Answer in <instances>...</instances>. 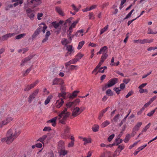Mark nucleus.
I'll use <instances>...</instances> for the list:
<instances>
[{"label": "nucleus", "instance_id": "obj_50", "mask_svg": "<svg viewBox=\"0 0 157 157\" xmlns=\"http://www.w3.org/2000/svg\"><path fill=\"white\" fill-rule=\"evenodd\" d=\"M78 20L74 21L72 24L71 25L70 27H71L72 28H74L76 25V24L78 22Z\"/></svg>", "mask_w": 157, "mask_h": 157}, {"label": "nucleus", "instance_id": "obj_33", "mask_svg": "<svg viewBox=\"0 0 157 157\" xmlns=\"http://www.w3.org/2000/svg\"><path fill=\"white\" fill-rule=\"evenodd\" d=\"M130 138V134H127L126 135V136L124 140L125 143H127L129 140Z\"/></svg>", "mask_w": 157, "mask_h": 157}, {"label": "nucleus", "instance_id": "obj_43", "mask_svg": "<svg viewBox=\"0 0 157 157\" xmlns=\"http://www.w3.org/2000/svg\"><path fill=\"white\" fill-rule=\"evenodd\" d=\"M51 99V97L50 96H48L44 101L45 105H47V104H48L49 102L50 101Z\"/></svg>", "mask_w": 157, "mask_h": 157}, {"label": "nucleus", "instance_id": "obj_47", "mask_svg": "<svg viewBox=\"0 0 157 157\" xmlns=\"http://www.w3.org/2000/svg\"><path fill=\"white\" fill-rule=\"evenodd\" d=\"M71 6L72 7L73 10L76 12H77L79 10V8L78 7L77 8L74 4H72Z\"/></svg>", "mask_w": 157, "mask_h": 157}, {"label": "nucleus", "instance_id": "obj_2", "mask_svg": "<svg viewBox=\"0 0 157 157\" xmlns=\"http://www.w3.org/2000/svg\"><path fill=\"white\" fill-rule=\"evenodd\" d=\"M70 113L68 112L66 108H64L61 113H59L58 117L59 122L61 124H64L67 118L69 116Z\"/></svg>", "mask_w": 157, "mask_h": 157}, {"label": "nucleus", "instance_id": "obj_45", "mask_svg": "<svg viewBox=\"0 0 157 157\" xmlns=\"http://www.w3.org/2000/svg\"><path fill=\"white\" fill-rule=\"evenodd\" d=\"M151 123H149L142 130V132H145L149 128Z\"/></svg>", "mask_w": 157, "mask_h": 157}, {"label": "nucleus", "instance_id": "obj_62", "mask_svg": "<svg viewBox=\"0 0 157 157\" xmlns=\"http://www.w3.org/2000/svg\"><path fill=\"white\" fill-rule=\"evenodd\" d=\"M89 16L90 17H89L90 19H94V15L93 13H90L89 14Z\"/></svg>", "mask_w": 157, "mask_h": 157}, {"label": "nucleus", "instance_id": "obj_10", "mask_svg": "<svg viewBox=\"0 0 157 157\" xmlns=\"http://www.w3.org/2000/svg\"><path fill=\"white\" fill-rule=\"evenodd\" d=\"M16 35V33H15L6 34L2 36L1 40L2 41H5L7 40L8 38L11 37Z\"/></svg>", "mask_w": 157, "mask_h": 157}, {"label": "nucleus", "instance_id": "obj_27", "mask_svg": "<svg viewBox=\"0 0 157 157\" xmlns=\"http://www.w3.org/2000/svg\"><path fill=\"white\" fill-rule=\"evenodd\" d=\"M1 140L2 142H6V143L8 144H10L11 143V142H10L9 141H8L7 135H6V137L1 138Z\"/></svg>", "mask_w": 157, "mask_h": 157}, {"label": "nucleus", "instance_id": "obj_39", "mask_svg": "<svg viewBox=\"0 0 157 157\" xmlns=\"http://www.w3.org/2000/svg\"><path fill=\"white\" fill-rule=\"evenodd\" d=\"M26 35L25 33H22L17 36L15 37L16 39H20Z\"/></svg>", "mask_w": 157, "mask_h": 157}, {"label": "nucleus", "instance_id": "obj_26", "mask_svg": "<svg viewBox=\"0 0 157 157\" xmlns=\"http://www.w3.org/2000/svg\"><path fill=\"white\" fill-rule=\"evenodd\" d=\"M36 97L34 96L32 93L29 96L28 101L29 103H30L32 102L33 100Z\"/></svg>", "mask_w": 157, "mask_h": 157}, {"label": "nucleus", "instance_id": "obj_20", "mask_svg": "<svg viewBox=\"0 0 157 157\" xmlns=\"http://www.w3.org/2000/svg\"><path fill=\"white\" fill-rule=\"evenodd\" d=\"M64 147L63 146L62 149L60 150L59 153L60 155H62L63 156H64L66 155L67 154V151L64 149Z\"/></svg>", "mask_w": 157, "mask_h": 157}, {"label": "nucleus", "instance_id": "obj_51", "mask_svg": "<svg viewBox=\"0 0 157 157\" xmlns=\"http://www.w3.org/2000/svg\"><path fill=\"white\" fill-rule=\"evenodd\" d=\"M139 92L140 93L142 94L143 93L148 92L147 90L146 89H143L142 88H139Z\"/></svg>", "mask_w": 157, "mask_h": 157}, {"label": "nucleus", "instance_id": "obj_53", "mask_svg": "<svg viewBox=\"0 0 157 157\" xmlns=\"http://www.w3.org/2000/svg\"><path fill=\"white\" fill-rule=\"evenodd\" d=\"M120 153L118 152V150L116 149V151L114 152L113 154V156L114 157H115L119 155Z\"/></svg>", "mask_w": 157, "mask_h": 157}, {"label": "nucleus", "instance_id": "obj_9", "mask_svg": "<svg viewBox=\"0 0 157 157\" xmlns=\"http://www.w3.org/2000/svg\"><path fill=\"white\" fill-rule=\"evenodd\" d=\"M80 113V108L78 107H76L73 109L72 115L74 117H76L79 115Z\"/></svg>", "mask_w": 157, "mask_h": 157}, {"label": "nucleus", "instance_id": "obj_52", "mask_svg": "<svg viewBox=\"0 0 157 157\" xmlns=\"http://www.w3.org/2000/svg\"><path fill=\"white\" fill-rule=\"evenodd\" d=\"M134 94V92L132 90H131L129 92H128V93L125 96V98H128L130 96Z\"/></svg>", "mask_w": 157, "mask_h": 157}, {"label": "nucleus", "instance_id": "obj_11", "mask_svg": "<svg viewBox=\"0 0 157 157\" xmlns=\"http://www.w3.org/2000/svg\"><path fill=\"white\" fill-rule=\"evenodd\" d=\"M108 48L106 46H104L101 48L100 50L97 53V55L100 54L101 53L102 54H107Z\"/></svg>", "mask_w": 157, "mask_h": 157}, {"label": "nucleus", "instance_id": "obj_63", "mask_svg": "<svg viewBox=\"0 0 157 157\" xmlns=\"http://www.w3.org/2000/svg\"><path fill=\"white\" fill-rule=\"evenodd\" d=\"M74 142L73 141H71L70 143H68V147H72L74 146Z\"/></svg>", "mask_w": 157, "mask_h": 157}, {"label": "nucleus", "instance_id": "obj_22", "mask_svg": "<svg viewBox=\"0 0 157 157\" xmlns=\"http://www.w3.org/2000/svg\"><path fill=\"white\" fill-rule=\"evenodd\" d=\"M79 91H78L75 90L74 91L72 94H71L69 98L73 99L75 98L77 96V94L79 93Z\"/></svg>", "mask_w": 157, "mask_h": 157}, {"label": "nucleus", "instance_id": "obj_42", "mask_svg": "<svg viewBox=\"0 0 157 157\" xmlns=\"http://www.w3.org/2000/svg\"><path fill=\"white\" fill-rule=\"evenodd\" d=\"M35 2L36 3L34 5V7L40 5L42 2L41 0H36Z\"/></svg>", "mask_w": 157, "mask_h": 157}, {"label": "nucleus", "instance_id": "obj_14", "mask_svg": "<svg viewBox=\"0 0 157 157\" xmlns=\"http://www.w3.org/2000/svg\"><path fill=\"white\" fill-rule=\"evenodd\" d=\"M32 58V56H29L25 58L22 60L21 65V66H24L25 63L30 61Z\"/></svg>", "mask_w": 157, "mask_h": 157}, {"label": "nucleus", "instance_id": "obj_61", "mask_svg": "<svg viewBox=\"0 0 157 157\" xmlns=\"http://www.w3.org/2000/svg\"><path fill=\"white\" fill-rule=\"evenodd\" d=\"M73 31V28H72L71 27H69L68 30L67 31V32L68 33V35L69 36H70L71 35V33Z\"/></svg>", "mask_w": 157, "mask_h": 157}, {"label": "nucleus", "instance_id": "obj_54", "mask_svg": "<svg viewBox=\"0 0 157 157\" xmlns=\"http://www.w3.org/2000/svg\"><path fill=\"white\" fill-rule=\"evenodd\" d=\"M155 110L156 109H155L154 110L151 111L150 113H148L147 115L149 117H151L153 116Z\"/></svg>", "mask_w": 157, "mask_h": 157}, {"label": "nucleus", "instance_id": "obj_17", "mask_svg": "<svg viewBox=\"0 0 157 157\" xmlns=\"http://www.w3.org/2000/svg\"><path fill=\"white\" fill-rule=\"evenodd\" d=\"M58 117H55L52 119L48 121H47V123H52V125L53 126H55L56 125V121L57 120Z\"/></svg>", "mask_w": 157, "mask_h": 157}, {"label": "nucleus", "instance_id": "obj_30", "mask_svg": "<svg viewBox=\"0 0 157 157\" xmlns=\"http://www.w3.org/2000/svg\"><path fill=\"white\" fill-rule=\"evenodd\" d=\"M108 57V55L107 54H102L101 58L100 60L104 62Z\"/></svg>", "mask_w": 157, "mask_h": 157}, {"label": "nucleus", "instance_id": "obj_3", "mask_svg": "<svg viewBox=\"0 0 157 157\" xmlns=\"http://www.w3.org/2000/svg\"><path fill=\"white\" fill-rule=\"evenodd\" d=\"M13 118L10 115H8L6 118L0 122V128H2L5 126L7 125L13 121Z\"/></svg>", "mask_w": 157, "mask_h": 157}, {"label": "nucleus", "instance_id": "obj_58", "mask_svg": "<svg viewBox=\"0 0 157 157\" xmlns=\"http://www.w3.org/2000/svg\"><path fill=\"white\" fill-rule=\"evenodd\" d=\"M118 141H115L114 142L115 144V145L116 146L120 144H121L122 143V142L123 141V140L122 139H120V140H119Z\"/></svg>", "mask_w": 157, "mask_h": 157}, {"label": "nucleus", "instance_id": "obj_18", "mask_svg": "<svg viewBox=\"0 0 157 157\" xmlns=\"http://www.w3.org/2000/svg\"><path fill=\"white\" fill-rule=\"evenodd\" d=\"M56 11L60 15L63 16L64 14L63 12L62 11L61 8L58 6H56L55 7Z\"/></svg>", "mask_w": 157, "mask_h": 157}, {"label": "nucleus", "instance_id": "obj_35", "mask_svg": "<svg viewBox=\"0 0 157 157\" xmlns=\"http://www.w3.org/2000/svg\"><path fill=\"white\" fill-rule=\"evenodd\" d=\"M73 19V18L71 17L67 19L65 21L64 23V25L66 26H67V24L68 23L69 25L71 22V20Z\"/></svg>", "mask_w": 157, "mask_h": 157}, {"label": "nucleus", "instance_id": "obj_36", "mask_svg": "<svg viewBox=\"0 0 157 157\" xmlns=\"http://www.w3.org/2000/svg\"><path fill=\"white\" fill-rule=\"evenodd\" d=\"M84 56V55L81 53L79 52L75 56V57L77 58V59H78V60H79L81 58H82Z\"/></svg>", "mask_w": 157, "mask_h": 157}, {"label": "nucleus", "instance_id": "obj_34", "mask_svg": "<svg viewBox=\"0 0 157 157\" xmlns=\"http://www.w3.org/2000/svg\"><path fill=\"white\" fill-rule=\"evenodd\" d=\"M109 122L108 121L106 120L101 124V127L102 128H104L109 125Z\"/></svg>", "mask_w": 157, "mask_h": 157}, {"label": "nucleus", "instance_id": "obj_44", "mask_svg": "<svg viewBox=\"0 0 157 157\" xmlns=\"http://www.w3.org/2000/svg\"><path fill=\"white\" fill-rule=\"evenodd\" d=\"M66 106L67 108H66L67 109L68 108H70L72 106H74V105L72 102H70L67 103L66 104Z\"/></svg>", "mask_w": 157, "mask_h": 157}, {"label": "nucleus", "instance_id": "obj_38", "mask_svg": "<svg viewBox=\"0 0 157 157\" xmlns=\"http://www.w3.org/2000/svg\"><path fill=\"white\" fill-rule=\"evenodd\" d=\"M124 148V145H119L117 149L118 150V152L120 153L121 151L123 150Z\"/></svg>", "mask_w": 157, "mask_h": 157}, {"label": "nucleus", "instance_id": "obj_32", "mask_svg": "<svg viewBox=\"0 0 157 157\" xmlns=\"http://www.w3.org/2000/svg\"><path fill=\"white\" fill-rule=\"evenodd\" d=\"M108 25H107L104 27L103 29H101L100 31V34L101 35L104 33L108 29Z\"/></svg>", "mask_w": 157, "mask_h": 157}, {"label": "nucleus", "instance_id": "obj_28", "mask_svg": "<svg viewBox=\"0 0 157 157\" xmlns=\"http://www.w3.org/2000/svg\"><path fill=\"white\" fill-rule=\"evenodd\" d=\"M66 93L65 92L63 91L59 94L58 96L59 98L62 97L63 99H65L66 98Z\"/></svg>", "mask_w": 157, "mask_h": 157}, {"label": "nucleus", "instance_id": "obj_40", "mask_svg": "<svg viewBox=\"0 0 157 157\" xmlns=\"http://www.w3.org/2000/svg\"><path fill=\"white\" fill-rule=\"evenodd\" d=\"M84 43L85 42L84 41H82L80 42L79 43L78 46V49L79 50L81 49L84 44Z\"/></svg>", "mask_w": 157, "mask_h": 157}, {"label": "nucleus", "instance_id": "obj_21", "mask_svg": "<svg viewBox=\"0 0 157 157\" xmlns=\"http://www.w3.org/2000/svg\"><path fill=\"white\" fill-rule=\"evenodd\" d=\"M107 68V67L106 66H104L99 68V69L98 71L95 73V75H97L98 73H103L104 72V70Z\"/></svg>", "mask_w": 157, "mask_h": 157}, {"label": "nucleus", "instance_id": "obj_25", "mask_svg": "<svg viewBox=\"0 0 157 157\" xmlns=\"http://www.w3.org/2000/svg\"><path fill=\"white\" fill-rule=\"evenodd\" d=\"M36 97L34 96L32 93L29 96L28 101L29 103H30L32 102L33 100Z\"/></svg>", "mask_w": 157, "mask_h": 157}, {"label": "nucleus", "instance_id": "obj_37", "mask_svg": "<svg viewBox=\"0 0 157 157\" xmlns=\"http://www.w3.org/2000/svg\"><path fill=\"white\" fill-rule=\"evenodd\" d=\"M106 94L109 96H111L113 94V93L110 89H108L106 91Z\"/></svg>", "mask_w": 157, "mask_h": 157}, {"label": "nucleus", "instance_id": "obj_15", "mask_svg": "<svg viewBox=\"0 0 157 157\" xmlns=\"http://www.w3.org/2000/svg\"><path fill=\"white\" fill-rule=\"evenodd\" d=\"M41 31V27L39 26L35 31L34 33L32 35V38L33 39L35 38L36 36L39 34Z\"/></svg>", "mask_w": 157, "mask_h": 157}, {"label": "nucleus", "instance_id": "obj_60", "mask_svg": "<svg viewBox=\"0 0 157 157\" xmlns=\"http://www.w3.org/2000/svg\"><path fill=\"white\" fill-rule=\"evenodd\" d=\"M119 116V114H118L114 117L113 118V120L115 122H117V121L118 119Z\"/></svg>", "mask_w": 157, "mask_h": 157}, {"label": "nucleus", "instance_id": "obj_31", "mask_svg": "<svg viewBox=\"0 0 157 157\" xmlns=\"http://www.w3.org/2000/svg\"><path fill=\"white\" fill-rule=\"evenodd\" d=\"M99 126L98 125H94L92 127V129L94 132H96L98 131Z\"/></svg>", "mask_w": 157, "mask_h": 157}, {"label": "nucleus", "instance_id": "obj_46", "mask_svg": "<svg viewBox=\"0 0 157 157\" xmlns=\"http://www.w3.org/2000/svg\"><path fill=\"white\" fill-rule=\"evenodd\" d=\"M58 85V78H55L53 80L52 85Z\"/></svg>", "mask_w": 157, "mask_h": 157}, {"label": "nucleus", "instance_id": "obj_13", "mask_svg": "<svg viewBox=\"0 0 157 157\" xmlns=\"http://www.w3.org/2000/svg\"><path fill=\"white\" fill-rule=\"evenodd\" d=\"M66 50L68 51V52H69V54L71 55L72 53L74 52V49L73 48V46L71 45H68L66 46Z\"/></svg>", "mask_w": 157, "mask_h": 157}, {"label": "nucleus", "instance_id": "obj_49", "mask_svg": "<svg viewBox=\"0 0 157 157\" xmlns=\"http://www.w3.org/2000/svg\"><path fill=\"white\" fill-rule=\"evenodd\" d=\"M70 128L68 126H66L64 129V131L68 133L70 132Z\"/></svg>", "mask_w": 157, "mask_h": 157}, {"label": "nucleus", "instance_id": "obj_7", "mask_svg": "<svg viewBox=\"0 0 157 157\" xmlns=\"http://www.w3.org/2000/svg\"><path fill=\"white\" fill-rule=\"evenodd\" d=\"M117 78H113L110 79L107 82V84L108 86L111 87L117 83L118 81Z\"/></svg>", "mask_w": 157, "mask_h": 157}, {"label": "nucleus", "instance_id": "obj_57", "mask_svg": "<svg viewBox=\"0 0 157 157\" xmlns=\"http://www.w3.org/2000/svg\"><path fill=\"white\" fill-rule=\"evenodd\" d=\"M51 130V128L49 127H45L43 129L44 131H49Z\"/></svg>", "mask_w": 157, "mask_h": 157}, {"label": "nucleus", "instance_id": "obj_6", "mask_svg": "<svg viewBox=\"0 0 157 157\" xmlns=\"http://www.w3.org/2000/svg\"><path fill=\"white\" fill-rule=\"evenodd\" d=\"M39 82V81L37 80L30 85H27L25 86V88L24 89V91H29L31 89L34 88V86L38 83Z\"/></svg>", "mask_w": 157, "mask_h": 157}, {"label": "nucleus", "instance_id": "obj_64", "mask_svg": "<svg viewBox=\"0 0 157 157\" xmlns=\"http://www.w3.org/2000/svg\"><path fill=\"white\" fill-rule=\"evenodd\" d=\"M77 66L71 65L70 66V69L71 70H76L77 68Z\"/></svg>", "mask_w": 157, "mask_h": 157}, {"label": "nucleus", "instance_id": "obj_24", "mask_svg": "<svg viewBox=\"0 0 157 157\" xmlns=\"http://www.w3.org/2000/svg\"><path fill=\"white\" fill-rule=\"evenodd\" d=\"M33 66V65H31V66L29 68L27 69L25 71L23 72L22 74L23 76L26 75L29 73L30 71L32 70Z\"/></svg>", "mask_w": 157, "mask_h": 157}, {"label": "nucleus", "instance_id": "obj_23", "mask_svg": "<svg viewBox=\"0 0 157 157\" xmlns=\"http://www.w3.org/2000/svg\"><path fill=\"white\" fill-rule=\"evenodd\" d=\"M71 41H69L67 39L64 38L63 40L61 41V43L62 45H64L65 46H67V44H68L70 43Z\"/></svg>", "mask_w": 157, "mask_h": 157}, {"label": "nucleus", "instance_id": "obj_19", "mask_svg": "<svg viewBox=\"0 0 157 157\" xmlns=\"http://www.w3.org/2000/svg\"><path fill=\"white\" fill-rule=\"evenodd\" d=\"M142 124V122H138L133 127V129L136 131H138Z\"/></svg>", "mask_w": 157, "mask_h": 157}, {"label": "nucleus", "instance_id": "obj_29", "mask_svg": "<svg viewBox=\"0 0 157 157\" xmlns=\"http://www.w3.org/2000/svg\"><path fill=\"white\" fill-rule=\"evenodd\" d=\"M61 137L63 139H66L69 137L68 133L64 131L61 135Z\"/></svg>", "mask_w": 157, "mask_h": 157}, {"label": "nucleus", "instance_id": "obj_1", "mask_svg": "<svg viewBox=\"0 0 157 157\" xmlns=\"http://www.w3.org/2000/svg\"><path fill=\"white\" fill-rule=\"evenodd\" d=\"M21 132L16 127H12L7 132L6 135L8 141L12 142L20 134Z\"/></svg>", "mask_w": 157, "mask_h": 157}, {"label": "nucleus", "instance_id": "obj_12", "mask_svg": "<svg viewBox=\"0 0 157 157\" xmlns=\"http://www.w3.org/2000/svg\"><path fill=\"white\" fill-rule=\"evenodd\" d=\"M64 103V101L62 98H60L56 101L55 106L57 108H60Z\"/></svg>", "mask_w": 157, "mask_h": 157}, {"label": "nucleus", "instance_id": "obj_16", "mask_svg": "<svg viewBox=\"0 0 157 157\" xmlns=\"http://www.w3.org/2000/svg\"><path fill=\"white\" fill-rule=\"evenodd\" d=\"M80 138L82 139V140L84 142V145H85L87 143H91V139L90 138H86V137H80Z\"/></svg>", "mask_w": 157, "mask_h": 157}, {"label": "nucleus", "instance_id": "obj_48", "mask_svg": "<svg viewBox=\"0 0 157 157\" xmlns=\"http://www.w3.org/2000/svg\"><path fill=\"white\" fill-rule=\"evenodd\" d=\"M52 25L55 29H56L59 26V23H57L56 21L52 22Z\"/></svg>", "mask_w": 157, "mask_h": 157}, {"label": "nucleus", "instance_id": "obj_8", "mask_svg": "<svg viewBox=\"0 0 157 157\" xmlns=\"http://www.w3.org/2000/svg\"><path fill=\"white\" fill-rule=\"evenodd\" d=\"M27 16L31 20H33L35 16L34 12L31 9L29 8L26 10Z\"/></svg>", "mask_w": 157, "mask_h": 157}, {"label": "nucleus", "instance_id": "obj_56", "mask_svg": "<svg viewBox=\"0 0 157 157\" xmlns=\"http://www.w3.org/2000/svg\"><path fill=\"white\" fill-rule=\"evenodd\" d=\"M115 135L114 134H112L111 135H110L108 139V140L109 142L111 141L112 140L114 137Z\"/></svg>", "mask_w": 157, "mask_h": 157}, {"label": "nucleus", "instance_id": "obj_5", "mask_svg": "<svg viewBox=\"0 0 157 157\" xmlns=\"http://www.w3.org/2000/svg\"><path fill=\"white\" fill-rule=\"evenodd\" d=\"M153 39H144L143 40H134V43L144 44L146 43H150L153 42Z\"/></svg>", "mask_w": 157, "mask_h": 157}, {"label": "nucleus", "instance_id": "obj_4", "mask_svg": "<svg viewBox=\"0 0 157 157\" xmlns=\"http://www.w3.org/2000/svg\"><path fill=\"white\" fill-rule=\"evenodd\" d=\"M48 135H43L40 138L38 139L37 141H39L41 142L42 144H44V141L47 138V136H50V137L48 138V140H50L52 139L54 136V134L52 133H48L47 134Z\"/></svg>", "mask_w": 157, "mask_h": 157}, {"label": "nucleus", "instance_id": "obj_41", "mask_svg": "<svg viewBox=\"0 0 157 157\" xmlns=\"http://www.w3.org/2000/svg\"><path fill=\"white\" fill-rule=\"evenodd\" d=\"M80 101V99L79 98H77L74 101L72 102H73L74 106L78 105Z\"/></svg>", "mask_w": 157, "mask_h": 157}, {"label": "nucleus", "instance_id": "obj_55", "mask_svg": "<svg viewBox=\"0 0 157 157\" xmlns=\"http://www.w3.org/2000/svg\"><path fill=\"white\" fill-rule=\"evenodd\" d=\"M39 89H36L33 91V92L32 93L33 94V95H34L35 97H36L38 94L39 92Z\"/></svg>", "mask_w": 157, "mask_h": 157}, {"label": "nucleus", "instance_id": "obj_59", "mask_svg": "<svg viewBox=\"0 0 157 157\" xmlns=\"http://www.w3.org/2000/svg\"><path fill=\"white\" fill-rule=\"evenodd\" d=\"M114 90L118 94L120 93V92L121 91V89H119V87H115L114 88Z\"/></svg>", "mask_w": 157, "mask_h": 157}]
</instances>
